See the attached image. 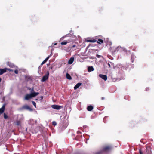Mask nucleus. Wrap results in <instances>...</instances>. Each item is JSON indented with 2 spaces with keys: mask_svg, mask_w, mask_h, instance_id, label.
<instances>
[{
  "mask_svg": "<svg viewBox=\"0 0 154 154\" xmlns=\"http://www.w3.org/2000/svg\"><path fill=\"white\" fill-rule=\"evenodd\" d=\"M113 81H116V79H112Z\"/></svg>",
  "mask_w": 154,
  "mask_h": 154,
  "instance_id": "36",
  "label": "nucleus"
},
{
  "mask_svg": "<svg viewBox=\"0 0 154 154\" xmlns=\"http://www.w3.org/2000/svg\"><path fill=\"white\" fill-rule=\"evenodd\" d=\"M25 80L27 81H29L30 80H31L32 79L31 77H30L29 76H26L25 77Z\"/></svg>",
  "mask_w": 154,
  "mask_h": 154,
  "instance_id": "19",
  "label": "nucleus"
},
{
  "mask_svg": "<svg viewBox=\"0 0 154 154\" xmlns=\"http://www.w3.org/2000/svg\"><path fill=\"white\" fill-rule=\"evenodd\" d=\"M7 65L11 68H13L15 67V66L13 63L9 62H8L7 63Z\"/></svg>",
  "mask_w": 154,
  "mask_h": 154,
  "instance_id": "7",
  "label": "nucleus"
},
{
  "mask_svg": "<svg viewBox=\"0 0 154 154\" xmlns=\"http://www.w3.org/2000/svg\"><path fill=\"white\" fill-rule=\"evenodd\" d=\"M99 76L105 81H106V75H103L100 74L99 75Z\"/></svg>",
  "mask_w": 154,
  "mask_h": 154,
  "instance_id": "15",
  "label": "nucleus"
},
{
  "mask_svg": "<svg viewBox=\"0 0 154 154\" xmlns=\"http://www.w3.org/2000/svg\"><path fill=\"white\" fill-rule=\"evenodd\" d=\"M93 109V107L91 105H90L87 107V109L89 111H91Z\"/></svg>",
  "mask_w": 154,
  "mask_h": 154,
  "instance_id": "12",
  "label": "nucleus"
},
{
  "mask_svg": "<svg viewBox=\"0 0 154 154\" xmlns=\"http://www.w3.org/2000/svg\"><path fill=\"white\" fill-rule=\"evenodd\" d=\"M29 90H31V93L33 92L34 91V89L33 88H32V89L30 88L29 89Z\"/></svg>",
  "mask_w": 154,
  "mask_h": 154,
  "instance_id": "32",
  "label": "nucleus"
},
{
  "mask_svg": "<svg viewBox=\"0 0 154 154\" xmlns=\"http://www.w3.org/2000/svg\"><path fill=\"white\" fill-rule=\"evenodd\" d=\"M67 44V42L66 40H64L61 43V44L62 45H66Z\"/></svg>",
  "mask_w": 154,
  "mask_h": 154,
  "instance_id": "24",
  "label": "nucleus"
},
{
  "mask_svg": "<svg viewBox=\"0 0 154 154\" xmlns=\"http://www.w3.org/2000/svg\"><path fill=\"white\" fill-rule=\"evenodd\" d=\"M39 94V93L38 92H32L30 94H27L25 96L24 99L28 100L33 97H35Z\"/></svg>",
  "mask_w": 154,
  "mask_h": 154,
  "instance_id": "1",
  "label": "nucleus"
},
{
  "mask_svg": "<svg viewBox=\"0 0 154 154\" xmlns=\"http://www.w3.org/2000/svg\"><path fill=\"white\" fill-rule=\"evenodd\" d=\"M106 151V146H105L103 148V149L101 151L97 153L96 154H102L103 152Z\"/></svg>",
  "mask_w": 154,
  "mask_h": 154,
  "instance_id": "10",
  "label": "nucleus"
},
{
  "mask_svg": "<svg viewBox=\"0 0 154 154\" xmlns=\"http://www.w3.org/2000/svg\"><path fill=\"white\" fill-rule=\"evenodd\" d=\"M49 72L48 71L46 74L43 76L41 81L42 82H44L47 80L49 77Z\"/></svg>",
  "mask_w": 154,
  "mask_h": 154,
  "instance_id": "2",
  "label": "nucleus"
},
{
  "mask_svg": "<svg viewBox=\"0 0 154 154\" xmlns=\"http://www.w3.org/2000/svg\"><path fill=\"white\" fill-rule=\"evenodd\" d=\"M146 90L147 91L148 90H149V89H148V88H146Z\"/></svg>",
  "mask_w": 154,
  "mask_h": 154,
  "instance_id": "38",
  "label": "nucleus"
},
{
  "mask_svg": "<svg viewBox=\"0 0 154 154\" xmlns=\"http://www.w3.org/2000/svg\"><path fill=\"white\" fill-rule=\"evenodd\" d=\"M52 124L54 126H55L57 125V123L55 121H54L52 122Z\"/></svg>",
  "mask_w": 154,
  "mask_h": 154,
  "instance_id": "28",
  "label": "nucleus"
},
{
  "mask_svg": "<svg viewBox=\"0 0 154 154\" xmlns=\"http://www.w3.org/2000/svg\"><path fill=\"white\" fill-rule=\"evenodd\" d=\"M94 70V69L92 66H89L88 68V70L89 72L93 71Z\"/></svg>",
  "mask_w": 154,
  "mask_h": 154,
  "instance_id": "13",
  "label": "nucleus"
},
{
  "mask_svg": "<svg viewBox=\"0 0 154 154\" xmlns=\"http://www.w3.org/2000/svg\"><path fill=\"white\" fill-rule=\"evenodd\" d=\"M56 44H57V43H55V44H54V45H56Z\"/></svg>",
  "mask_w": 154,
  "mask_h": 154,
  "instance_id": "41",
  "label": "nucleus"
},
{
  "mask_svg": "<svg viewBox=\"0 0 154 154\" xmlns=\"http://www.w3.org/2000/svg\"><path fill=\"white\" fill-rule=\"evenodd\" d=\"M32 102L33 105L34 106L36 107V103H35V102L33 101H32Z\"/></svg>",
  "mask_w": 154,
  "mask_h": 154,
  "instance_id": "29",
  "label": "nucleus"
},
{
  "mask_svg": "<svg viewBox=\"0 0 154 154\" xmlns=\"http://www.w3.org/2000/svg\"><path fill=\"white\" fill-rule=\"evenodd\" d=\"M97 40L95 39H93V40H87V42H97Z\"/></svg>",
  "mask_w": 154,
  "mask_h": 154,
  "instance_id": "21",
  "label": "nucleus"
},
{
  "mask_svg": "<svg viewBox=\"0 0 154 154\" xmlns=\"http://www.w3.org/2000/svg\"><path fill=\"white\" fill-rule=\"evenodd\" d=\"M21 124V121H17L16 122V125H17L19 126Z\"/></svg>",
  "mask_w": 154,
  "mask_h": 154,
  "instance_id": "26",
  "label": "nucleus"
},
{
  "mask_svg": "<svg viewBox=\"0 0 154 154\" xmlns=\"http://www.w3.org/2000/svg\"><path fill=\"white\" fill-rule=\"evenodd\" d=\"M105 117H104V120H105Z\"/></svg>",
  "mask_w": 154,
  "mask_h": 154,
  "instance_id": "42",
  "label": "nucleus"
},
{
  "mask_svg": "<svg viewBox=\"0 0 154 154\" xmlns=\"http://www.w3.org/2000/svg\"><path fill=\"white\" fill-rule=\"evenodd\" d=\"M76 46V45L74 44V43L73 42H72V45H69L68 47V49H71L72 48H74Z\"/></svg>",
  "mask_w": 154,
  "mask_h": 154,
  "instance_id": "17",
  "label": "nucleus"
},
{
  "mask_svg": "<svg viewBox=\"0 0 154 154\" xmlns=\"http://www.w3.org/2000/svg\"><path fill=\"white\" fill-rule=\"evenodd\" d=\"M7 68L0 69V75L6 72Z\"/></svg>",
  "mask_w": 154,
  "mask_h": 154,
  "instance_id": "5",
  "label": "nucleus"
},
{
  "mask_svg": "<svg viewBox=\"0 0 154 154\" xmlns=\"http://www.w3.org/2000/svg\"><path fill=\"white\" fill-rule=\"evenodd\" d=\"M106 80H107V77H106Z\"/></svg>",
  "mask_w": 154,
  "mask_h": 154,
  "instance_id": "43",
  "label": "nucleus"
},
{
  "mask_svg": "<svg viewBox=\"0 0 154 154\" xmlns=\"http://www.w3.org/2000/svg\"><path fill=\"white\" fill-rule=\"evenodd\" d=\"M96 56L98 57V58H100V55H98V54H97L96 55Z\"/></svg>",
  "mask_w": 154,
  "mask_h": 154,
  "instance_id": "33",
  "label": "nucleus"
},
{
  "mask_svg": "<svg viewBox=\"0 0 154 154\" xmlns=\"http://www.w3.org/2000/svg\"><path fill=\"white\" fill-rule=\"evenodd\" d=\"M112 45V42L109 40L108 38H106V46L109 45V46Z\"/></svg>",
  "mask_w": 154,
  "mask_h": 154,
  "instance_id": "18",
  "label": "nucleus"
},
{
  "mask_svg": "<svg viewBox=\"0 0 154 154\" xmlns=\"http://www.w3.org/2000/svg\"><path fill=\"white\" fill-rule=\"evenodd\" d=\"M5 104H4L2 107L0 108V114L3 113L5 110Z\"/></svg>",
  "mask_w": 154,
  "mask_h": 154,
  "instance_id": "9",
  "label": "nucleus"
},
{
  "mask_svg": "<svg viewBox=\"0 0 154 154\" xmlns=\"http://www.w3.org/2000/svg\"><path fill=\"white\" fill-rule=\"evenodd\" d=\"M146 152L147 154H152L151 149L149 147H147L146 148Z\"/></svg>",
  "mask_w": 154,
  "mask_h": 154,
  "instance_id": "6",
  "label": "nucleus"
},
{
  "mask_svg": "<svg viewBox=\"0 0 154 154\" xmlns=\"http://www.w3.org/2000/svg\"><path fill=\"white\" fill-rule=\"evenodd\" d=\"M82 83H78L74 87L75 90H76L81 85Z\"/></svg>",
  "mask_w": 154,
  "mask_h": 154,
  "instance_id": "16",
  "label": "nucleus"
},
{
  "mask_svg": "<svg viewBox=\"0 0 154 154\" xmlns=\"http://www.w3.org/2000/svg\"><path fill=\"white\" fill-rule=\"evenodd\" d=\"M74 60V58L73 57H72L69 60L68 63L69 64H72Z\"/></svg>",
  "mask_w": 154,
  "mask_h": 154,
  "instance_id": "8",
  "label": "nucleus"
},
{
  "mask_svg": "<svg viewBox=\"0 0 154 154\" xmlns=\"http://www.w3.org/2000/svg\"><path fill=\"white\" fill-rule=\"evenodd\" d=\"M66 77L67 79L69 80H71L72 79L71 77L70 76V75L68 73H67L66 74Z\"/></svg>",
  "mask_w": 154,
  "mask_h": 154,
  "instance_id": "20",
  "label": "nucleus"
},
{
  "mask_svg": "<svg viewBox=\"0 0 154 154\" xmlns=\"http://www.w3.org/2000/svg\"><path fill=\"white\" fill-rule=\"evenodd\" d=\"M18 70L17 69H16L14 71V72L15 74H18Z\"/></svg>",
  "mask_w": 154,
  "mask_h": 154,
  "instance_id": "30",
  "label": "nucleus"
},
{
  "mask_svg": "<svg viewBox=\"0 0 154 154\" xmlns=\"http://www.w3.org/2000/svg\"><path fill=\"white\" fill-rule=\"evenodd\" d=\"M140 154H143V153L140 150Z\"/></svg>",
  "mask_w": 154,
  "mask_h": 154,
  "instance_id": "34",
  "label": "nucleus"
},
{
  "mask_svg": "<svg viewBox=\"0 0 154 154\" xmlns=\"http://www.w3.org/2000/svg\"><path fill=\"white\" fill-rule=\"evenodd\" d=\"M50 56H48L42 62L41 64V65H43V64H45L48 60L50 58Z\"/></svg>",
  "mask_w": 154,
  "mask_h": 154,
  "instance_id": "14",
  "label": "nucleus"
},
{
  "mask_svg": "<svg viewBox=\"0 0 154 154\" xmlns=\"http://www.w3.org/2000/svg\"><path fill=\"white\" fill-rule=\"evenodd\" d=\"M103 42V40L101 39H98V41L97 42V43L100 44L102 43Z\"/></svg>",
  "mask_w": 154,
  "mask_h": 154,
  "instance_id": "22",
  "label": "nucleus"
},
{
  "mask_svg": "<svg viewBox=\"0 0 154 154\" xmlns=\"http://www.w3.org/2000/svg\"><path fill=\"white\" fill-rule=\"evenodd\" d=\"M146 90L147 91L148 90H149V89H148V88H146Z\"/></svg>",
  "mask_w": 154,
  "mask_h": 154,
  "instance_id": "37",
  "label": "nucleus"
},
{
  "mask_svg": "<svg viewBox=\"0 0 154 154\" xmlns=\"http://www.w3.org/2000/svg\"><path fill=\"white\" fill-rule=\"evenodd\" d=\"M2 79L0 77V82H1Z\"/></svg>",
  "mask_w": 154,
  "mask_h": 154,
  "instance_id": "39",
  "label": "nucleus"
},
{
  "mask_svg": "<svg viewBox=\"0 0 154 154\" xmlns=\"http://www.w3.org/2000/svg\"><path fill=\"white\" fill-rule=\"evenodd\" d=\"M54 109L59 110L63 108L62 106H59L57 105H53L51 106Z\"/></svg>",
  "mask_w": 154,
  "mask_h": 154,
  "instance_id": "3",
  "label": "nucleus"
},
{
  "mask_svg": "<svg viewBox=\"0 0 154 154\" xmlns=\"http://www.w3.org/2000/svg\"><path fill=\"white\" fill-rule=\"evenodd\" d=\"M105 99V97H102L101 98V100H104Z\"/></svg>",
  "mask_w": 154,
  "mask_h": 154,
  "instance_id": "35",
  "label": "nucleus"
},
{
  "mask_svg": "<svg viewBox=\"0 0 154 154\" xmlns=\"http://www.w3.org/2000/svg\"><path fill=\"white\" fill-rule=\"evenodd\" d=\"M23 108V109L28 110L29 111H32V109L29 106L27 105H24Z\"/></svg>",
  "mask_w": 154,
  "mask_h": 154,
  "instance_id": "4",
  "label": "nucleus"
},
{
  "mask_svg": "<svg viewBox=\"0 0 154 154\" xmlns=\"http://www.w3.org/2000/svg\"><path fill=\"white\" fill-rule=\"evenodd\" d=\"M7 70L9 71L10 72H13V70L12 69H7Z\"/></svg>",
  "mask_w": 154,
  "mask_h": 154,
  "instance_id": "31",
  "label": "nucleus"
},
{
  "mask_svg": "<svg viewBox=\"0 0 154 154\" xmlns=\"http://www.w3.org/2000/svg\"><path fill=\"white\" fill-rule=\"evenodd\" d=\"M108 65L109 67H111L112 68H114V65L113 64V63L110 62L108 63Z\"/></svg>",
  "mask_w": 154,
  "mask_h": 154,
  "instance_id": "23",
  "label": "nucleus"
},
{
  "mask_svg": "<svg viewBox=\"0 0 154 154\" xmlns=\"http://www.w3.org/2000/svg\"><path fill=\"white\" fill-rule=\"evenodd\" d=\"M66 42H67V43H69L71 42H73V40L71 39H68V40H66Z\"/></svg>",
  "mask_w": 154,
  "mask_h": 154,
  "instance_id": "25",
  "label": "nucleus"
},
{
  "mask_svg": "<svg viewBox=\"0 0 154 154\" xmlns=\"http://www.w3.org/2000/svg\"><path fill=\"white\" fill-rule=\"evenodd\" d=\"M106 153L107 152L110 151L112 149V147L111 146L108 145L106 146Z\"/></svg>",
  "mask_w": 154,
  "mask_h": 154,
  "instance_id": "11",
  "label": "nucleus"
},
{
  "mask_svg": "<svg viewBox=\"0 0 154 154\" xmlns=\"http://www.w3.org/2000/svg\"><path fill=\"white\" fill-rule=\"evenodd\" d=\"M43 97H42V96H41V99H43Z\"/></svg>",
  "mask_w": 154,
  "mask_h": 154,
  "instance_id": "40",
  "label": "nucleus"
},
{
  "mask_svg": "<svg viewBox=\"0 0 154 154\" xmlns=\"http://www.w3.org/2000/svg\"><path fill=\"white\" fill-rule=\"evenodd\" d=\"M4 117L5 119H6L8 118V116L7 115H6L5 113H4Z\"/></svg>",
  "mask_w": 154,
  "mask_h": 154,
  "instance_id": "27",
  "label": "nucleus"
}]
</instances>
